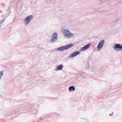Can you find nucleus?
Returning a JSON list of instances; mask_svg holds the SVG:
<instances>
[{
    "mask_svg": "<svg viewBox=\"0 0 122 122\" xmlns=\"http://www.w3.org/2000/svg\"><path fill=\"white\" fill-rule=\"evenodd\" d=\"M63 30L64 36L66 38H69L72 37H74V35L69 30L64 29Z\"/></svg>",
    "mask_w": 122,
    "mask_h": 122,
    "instance_id": "f257e3e1",
    "label": "nucleus"
},
{
    "mask_svg": "<svg viewBox=\"0 0 122 122\" xmlns=\"http://www.w3.org/2000/svg\"><path fill=\"white\" fill-rule=\"evenodd\" d=\"M33 18V16L32 15L28 16L24 20V22L25 25H27L30 22Z\"/></svg>",
    "mask_w": 122,
    "mask_h": 122,
    "instance_id": "f03ea898",
    "label": "nucleus"
},
{
    "mask_svg": "<svg viewBox=\"0 0 122 122\" xmlns=\"http://www.w3.org/2000/svg\"><path fill=\"white\" fill-rule=\"evenodd\" d=\"M57 34L55 32H54L52 36V37L50 41L51 43L55 42L57 40Z\"/></svg>",
    "mask_w": 122,
    "mask_h": 122,
    "instance_id": "7ed1b4c3",
    "label": "nucleus"
},
{
    "mask_svg": "<svg viewBox=\"0 0 122 122\" xmlns=\"http://www.w3.org/2000/svg\"><path fill=\"white\" fill-rule=\"evenodd\" d=\"M105 43V41L103 40L100 41L97 46V49L98 51L101 50L103 47Z\"/></svg>",
    "mask_w": 122,
    "mask_h": 122,
    "instance_id": "20e7f679",
    "label": "nucleus"
},
{
    "mask_svg": "<svg viewBox=\"0 0 122 122\" xmlns=\"http://www.w3.org/2000/svg\"><path fill=\"white\" fill-rule=\"evenodd\" d=\"M113 48L115 50L118 51H122V46H121L118 44H117L115 45Z\"/></svg>",
    "mask_w": 122,
    "mask_h": 122,
    "instance_id": "39448f33",
    "label": "nucleus"
},
{
    "mask_svg": "<svg viewBox=\"0 0 122 122\" xmlns=\"http://www.w3.org/2000/svg\"><path fill=\"white\" fill-rule=\"evenodd\" d=\"M80 53V52L79 51H77L73 53L70 55L69 56V57L70 58H73L79 54Z\"/></svg>",
    "mask_w": 122,
    "mask_h": 122,
    "instance_id": "423d86ee",
    "label": "nucleus"
},
{
    "mask_svg": "<svg viewBox=\"0 0 122 122\" xmlns=\"http://www.w3.org/2000/svg\"><path fill=\"white\" fill-rule=\"evenodd\" d=\"M63 66L62 64H61L57 66L56 68L55 69L56 71L58 70H62V68L63 67Z\"/></svg>",
    "mask_w": 122,
    "mask_h": 122,
    "instance_id": "0eeeda50",
    "label": "nucleus"
},
{
    "mask_svg": "<svg viewBox=\"0 0 122 122\" xmlns=\"http://www.w3.org/2000/svg\"><path fill=\"white\" fill-rule=\"evenodd\" d=\"M90 46V44H88L81 49V50L83 51H84L88 49Z\"/></svg>",
    "mask_w": 122,
    "mask_h": 122,
    "instance_id": "6e6552de",
    "label": "nucleus"
},
{
    "mask_svg": "<svg viewBox=\"0 0 122 122\" xmlns=\"http://www.w3.org/2000/svg\"><path fill=\"white\" fill-rule=\"evenodd\" d=\"M73 46V45L72 44H70L67 45H66L65 46V49H69L72 47Z\"/></svg>",
    "mask_w": 122,
    "mask_h": 122,
    "instance_id": "1a4fd4ad",
    "label": "nucleus"
},
{
    "mask_svg": "<svg viewBox=\"0 0 122 122\" xmlns=\"http://www.w3.org/2000/svg\"><path fill=\"white\" fill-rule=\"evenodd\" d=\"M65 49V47H61L57 48V50L58 51H63Z\"/></svg>",
    "mask_w": 122,
    "mask_h": 122,
    "instance_id": "9d476101",
    "label": "nucleus"
},
{
    "mask_svg": "<svg viewBox=\"0 0 122 122\" xmlns=\"http://www.w3.org/2000/svg\"><path fill=\"white\" fill-rule=\"evenodd\" d=\"M75 88L73 86H70L69 88V91L71 92L72 91H74L75 90Z\"/></svg>",
    "mask_w": 122,
    "mask_h": 122,
    "instance_id": "9b49d317",
    "label": "nucleus"
},
{
    "mask_svg": "<svg viewBox=\"0 0 122 122\" xmlns=\"http://www.w3.org/2000/svg\"><path fill=\"white\" fill-rule=\"evenodd\" d=\"M3 71H1L0 72V79L3 76Z\"/></svg>",
    "mask_w": 122,
    "mask_h": 122,
    "instance_id": "f8f14e48",
    "label": "nucleus"
},
{
    "mask_svg": "<svg viewBox=\"0 0 122 122\" xmlns=\"http://www.w3.org/2000/svg\"><path fill=\"white\" fill-rule=\"evenodd\" d=\"M4 20L5 19H4L0 21V24H1V23H2L4 21Z\"/></svg>",
    "mask_w": 122,
    "mask_h": 122,
    "instance_id": "ddd939ff",
    "label": "nucleus"
},
{
    "mask_svg": "<svg viewBox=\"0 0 122 122\" xmlns=\"http://www.w3.org/2000/svg\"><path fill=\"white\" fill-rule=\"evenodd\" d=\"M33 122H34V121H33Z\"/></svg>",
    "mask_w": 122,
    "mask_h": 122,
    "instance_id": "4468645a",
    "label": "nucleus"
}]
</instances>
